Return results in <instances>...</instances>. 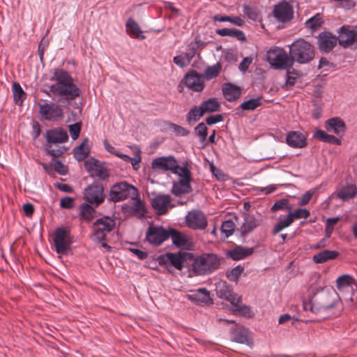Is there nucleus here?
<instances>
[{"instance_id": "f257e3e1", "label": "nucleus", "mask_w": 357, "mask_h": 357, "mask_svg": "<svg viewBox=\"0 0 357 357\" xmlns=\"http://www.w3.org/2000/svg\"><path fill=\"white\" fill-rule=\"evenodd\" d=\"M50 81L53 82L49 90L42 91L48 96H54L59 98V101L64 103L76 99L80 95V89L75 84L72 76L62 68L52 70Z\"/></svg>"}, {"instance_id": "f03ea898", "label": "nucleus", "mask_w": 357, "mask_h": 357, "mask_svg": "<svg viewBox=\"0 0 357 357\" xmlns=\"http://www.w3.org/2000/svg\"><path fill=\"white\" fill-rule=\"evenodd\" d=\"M314 50L313 46L304 39L294 41L290 46L289 57L291 59V66L295 61L299 63H306L313 59Z\"/></svg>"}, {"instance_id": "7ed1b4c3", "label": "nucleus", "mask_w": 357, "mask_h": 357, "mask_svg": "<svg viewBox=\"0 0 357 357\" xmlns=\"http://www.w3.org/2000/svg\"><path fill=\"white\" fill-rule=\"evenodd\" d=\"M172 173L179 177V180L173 184V194L178 196L191 192L192 189L190 183L192 177L188 163L185 162L182 166H179L177 162V167Z\"/></svg>"}, {"instance_id": "20e7f679", "label": "nucleus", "mask_w": 357, "mask_h": 357, "mask_svg": "<svg viewBox=\"0 0 357 357\" xmlns=\"http://www.w3.org/2000/svg\"><path fill=\"white\" fill-rule=\"evenodd\" d=\"M219 266L220 259L216 255L204 254L194 259L192 268L197 275H205L212 273Z\"/></svg>"}, {"instance_id": "39448f33", "label": "nucleus", "mask_w": 357, "mask_h": 357, "mask_svg": "<svg viewBox=\"0 0 357 357\" xmlns=\"http://www.w3.org/2000/svg\"><path fill=\"white\" fill-rule=\"evenodd\" d=\"M215 291L218 296L230 302L236 307L235 310L245 313L249 309L245 306H240L238 304L241 301V298L238 296L232 291L231 286L225 281L219 280L215 284Z\"/></svg>"}, {"instance_id": "423d86ee", "label": "nucleus", "mask_w": 357, "mask_h": 357, "mask_svg": "<svg viewBox=\"0 0 357 357\" xmlns=\"http://www.w3.org/2000/svg\"><path fill=\"white\" fill-rule=\"evenodd\" d=\"M115 225V220L109 216L97 219L93 224V240L102 242L107 235L114 229Z\"/></svg>"}, {"instance_id": "0eeeda50", "label": "nucleus", "mask_w": 357, "mask_h": 357, "mask_svg": "<svg viewBox=\"0 0 357 357\" xmlns=\"http://www.w3.org/2000/svg\"><path fill=\"white\" fill-rule=\"evenodd\" d=\"M137 196V189L127 182H121L114 185L109 192V199L114 202L128 198H135Z\"/></svg>"}, {"instance_id": "6e6552de", "label": "nucleus", "mask_w": 357, "mask_h": 357, "mask_svg": "<svg viewBox=\"0 0 357 357\" xmlns=\"http://www.w3.org/2000/svg\"><path fill=\"white\" fill-rule=\"evenodd\" d=\"M267 60L276 68L286 69L291 67V59L289 55L282 48L274 47L267 52Z\"/></svg>"}, {"instance_id": "1a4fd4ad", "label": "nucleus", "mask_w": 357, "mask_h": 357, "mask_svg": "<svg viewBox=\"0 0 357 357\" xmlns=\"http://www.w3.org/2000/svg\"><path fill=\"white\" fill-rule=\"evenodd\" d=\"M53 242L58 254H66L72 243L70 230L63 227L56 229L53 235Z\"/></svg>"}, {"instance_id": "9d476101", "label": "nucleus", "mask_w": 357, "mask_h": 357, "mask_svg": "<svg viewBox=\"0 0 357 357\" xmlns=\"http://www.w3.org/2000/svg\"><path fill=\"white\" fill-rule=\"evenodd\" d=\"M84 167L91 177L97 178L100 181H105L109 176L108 169L105 164L93 158L85 160Z\"/></svg>"}, {"instance_id": "9b49d317", "label": "nucleus", "mask_w": 357, "mask_h": 357, "mask_svg": "<svg viewBox=\"0 0 357 357\" xmlns=\"http://www.w3.org/2000/svg\"><path fill=\"white\" fill-rule=\"evenodd\" d=\"M310 215V211L305 208H297L294 211H291L285 218L280 220L275 225L273 233L278 234L280 232L284 229L289 227L295 220L307 219Z\"/></svg>"}, {"instance_id": "f8f14e48", "label": "nucleus", "mask_w": 357, "mask_h": 357, "mask_svg": "<svg viewBox=\"0 0 357 357\" xmlns=\"http://www.w3.org/2000/svg\"><path fill=\"white\" fill-rule=\"evenodd\" d=\"M177 167V160L172 156H162L153 159L151 162V168L157 172H172Z\"/></svg>"}, {"instance_id": "ddd939ff", "label": "nucleus", "mask_w": 357, "mask_h": 357, "mask_svg": "<svg viewBox=\"0 0 357 357\" xmlns=\"http://www.w3.org/2000/svg\"><path fill=\"white\" fill-rule=\"evenodd\" d=\"M39 112L47 121H58L63 116L61 107L55 103H45L39 105Z\"/></svg>"}, {"instance_id": "4468645a", "label": "nucleus", "mask_w": 357, "mask_h": 357, "mask_svg": "<svg viewBox=\"0 0 357 357\" xmlns=\"http://www.w3.org/2000/svg\"><path fill=\"white\" fill-rule=\"evenodd\" d=\"M103 192L104 188L102 185L93 183L85 189L84 195V199L90 204H94L98 206L104 201L105 196Z\"/></svg>"}, {"instance_id": "2eb2a0df", "label": "nucleus", "mask_w": 357, "mask_h": 357, "mask_svg": "<svg viewBox=\"0 0 357 357\" xmlns=\"http://www.w3.org/2000/svg\"><path fill=\"white\" fill-rule=\"evenodd\" d=\"M338 41L341 46L349 47L357 42V26H342L339 31Z\"/></svg>"}, {"instance_id": "dca6fc26", "label": "nucleus", "mask_w": 357, "mask_h": 357, "mask_svg": "<svg viewBox=\"0 0 357 357\" xmlns=\"http://www.w3.org/2000/svg\"><path fill=\"white\" fill-rule=\"evenodd\" d=\"M168 234L169 229L152 225L148 228L146 238L150 243L159 245L168 238Z\"/></svg>"}, {"instance_id": "f3484780", "label": "nucleus", "mask_w": 357, "mask_h": 357, "mask_svg": "<svg viewBox=\"0 0 357 357\" xmlns=\"http://www.w3.org/2000/svg\"><path fill=\"white\" fill-rule=\"evenodd\" d=\"M187 225L193 229H204L207 226L205 215L199 210L190 211L185 217Z\"/></svg>"}, {"instance_id": "a211bd4d", "label": "nucleus", "mask_w": 357, "mask_h": 357, "mask_svg": "<svg viewBox=\"0 0 357 357\" xmlns=\"http://www.w3.org/2000/svg\"><path fill=\"white\" fill-rule=\"evenodd\" d=\"M335 297L336 295L335 293L331 294H323L321 295L320 301L317 305L314 303L312 304L310 310L313 312L318 313L333 308L338 303V301L336 300Z\"/></svg>"}, {"instance_id": "6ab92c4d", "label": "nucleus", "mask_w": 357, "mask_h": 357, "mask_svg": "<svg viewBox=\"0 0 357 357\" xmlns=\"http://www.w3.org/2000/svg\"><path fill=\"white\" fill-rule=\"evenodd\" d=\"M130 199L131 202L123 207V212L128 215H134L139 218H144L146 213L144 203L138 199L137 197Z\"/></svg>"}, {"instance_id": "aec40b11", "label": "nucleus", "mask_w": 357, "mask_h": 357, "mask_svg": "<svg viewBox=\"0 0 357 357\" xmlns=\"http://www.w3.org/2000/svg\"><path fill=\"white\" fill-rule=\"evenodd\" d=\"M183 81L189 89L196 92L202 91L205 86L202 75L195 70L188 73L184 77Z\"/></svg>"}, {"instance_id": "412c9836", "label": "nucleus", "mask_w": 357, "mask_h": 357, "mask_svg": "<svg viewBox=\"0 0 357 357\" xmlns=\"http://www.w3.org/2000/svg\"><path fill=\"white\" fill-rule=\"evenodd\" d=\"M273 13L279 22H286L293 17L294 10L289 3L283 1L275 6Z\"/></svg>"}, {"instance_id": "4be33fe9", "label": "nucleus", "mask_w": 357, "mask_h": 357, "mask_svg": "<svg viewBox=\"0 0 357 357\" xmlns=\"http://www.w3.org/2000/svg\"><path fill=\"white\" fill-rule=\"evenodd\" d=\"M171 197L167 195H159L155 197L151 202L153 209L158 215L167 213L170 206Z\"/></svg>"}, {"instance_id": "5701e85b", "label": "nucleus", "mask_w": 357, "mask_h": 357, "mask_svg": "<svg viewBox=\"0 0 357 357\" xmlns=\"http://www.w3.org/2000/svg\"><path fill=\"white\" fill-rule=\"evenodd\" d=\"M338 38L331 33L324 32L319 35V47L321 51L328 52L336 46Z\"/></svg>"}, {"instance_id": "b1692460", "label": "nucleus", "mask_w": 357, "mask_h": 357, "mask_svg": "<svg viewBox=\"0 0 357 357\" xmlns=\"http://www.w3.org/2000/svg\"><path fill=\"white\" fill-rule=\"evenodd\" d=\"M231 339L237 343L247 345L252 344L249 331L248 328L243 326L236 325L235 327L232 328Z\"/></svg>"}, {"instance_id": "393cba45", "label": "nucleus", "mask_w": 357, "mask_h": 357, "mask_svg": "<svg viewBox=\"0 0 357 357\" xmlns=\"http://www.w3.org/2000/svg\"><path fill=\"white\" fill-rule=\"evenodd\" d=\"M46 139L49 144L63 143L68 141V135L63 129H52L47 131Z\"/></svg>"}, {"instance_id": "a878e982", "label": "nucleus", "mask_w": 357, "mask_h": 357, "mask_svg": "<svg viewBox=\"0 0 357 357\" xmlns=\"http://www.w3.org/2000/svg\"><path fill=\"white\" fill-rule=\"evenodd\" d=\"M170 263L178 270L183 268V257L181 252H167L160 257V263Z\"/></svg>"}, {"instance_id": "bb28decb", "label": "nucleus", "mask_w": 357, "mask_h": 357, "mask_svg": "<svg viewBox=\"0 0 357 357\" xmlns=\"http://www.w3.org/2000/svg\"><path fill=\"white\" fill-rule=\"evenodd\" d=\"M326 129L328 132H333L338 136H342L345 132V123L338 117H334L328 119L326 122Z\"/></svg>"}, {"instance_id": "cd10ccee", "label": "nucleus", "mask_w": 357, "mask_h": 357, "mask_svg": "<svg viewBox=\"0 0 357 357\" xmlns=\"http://www.w3.org/2000/svg\"><path fill=\"white\" fill-rule=\"evenodd\" d=\"M287 144L293 148H303L306 146L305 136L296 131H291L288 133L286 138Z\"/></svg>"}, {"instance_id": "c85d7f7f", "label": "nucleus", "mask_w": 357, "mask_h": 357, "mask_svg": "<svg viewBox=\"0 0 357 357\" xmlns=\"http://www.w3.org/2000/svg\"><path fill=\"white\" fill-rule=\"evenodd\" d=\"M186 298L198 304H206L210 300L209 294L204 288L191 291V294L186 295Z\"/></svg>"}, {"instance_id": "c756f323", "label": "nucleus", "mask_w": 357, "mask_h": 357, "mask_svg": "<svg viewBox=\"0 0 357 357\" xmlns=\"http://www.w3.org/2000/svg\"><path fill=\"white\" fill-rule=\"evenodd\" d=\"M90 144L88 138H85L82 143L74 149V157L77 161L86 159L90 153Z\"/></svg>"}, {"instance_id": "7c9ffc66", "label": "nucleus", "mask_w": 357, "mask_h": 357, "mask_svg": "<svg viewBox=\"0 0 357 357\" xmlns=\"http://www.w3.org/2000/svg\"><path fill=\"white\" fill-rule=\"evenodd\" d=\"M171 237L172 243L177 247H185L188 245V236L174 229H169L168 238Z\"/></svg>"}, {"instance_id": "2f4dec72", "label": "nucleus", "mask_w": 357, "mask_h": 357, "mask_svg": "<svg viewBox=\"0 0 357 357\" xmlns=\"http://www.w3.org/2000/svg\"><path fill=\"white\" fill-rule=\"evenodd\" d=\"M222 91L224 96L228 101H234L241 96V89L230 83L224 85Z\"/></svg>"}, {"instance_id": "473e14b6", "label": "nucleus", "mask_w": 357, "mask_h": 357, "mask_svg": "<svg viewBox=\"0 0 357 357\" xmlns=\"http://www.w3.org/2000/svg\"><path fill=\"white\" fill-rule=\"evenodd\" d=\"M254 252L252 248L237 246L229 252V256L234 260H240L251 255Z\"/></svg>"}, {"instance_id": "72a5a7b5", "label": "nucleus", "mask_w": 357, "mask_h": 357, "mask_svg": "<svg viewBox=\"0 0 357 357\" xmlns=\"http://www.w3.org/2000/svg\"><path fill=\"white\" fill-rule=\"evenodd\" d=\"M339 253L335 250H324L313 257V260L315 263L321 264L328 260L333 259L338 256Z\"/></svg>"}, {"instance_id": "f704fd0d", "label": "nucleus", "mask_w": 357, "mask_h": 357, "mask_svg": "<svg viewBox=\"0 0 357 357\" xmlns=\"http://www.w3.org/2000/svg\"><path fill=\"white\" fill-rule=\"evenodd\" d=\"M222 71V64L219 62L213 66H208L204 70L202 75L203 78L206 80H211L217 77Z\"/></svg>"}, {"instance_id": "c9c22d12", "label": "nucleus", "mask_w": 357, "mask_h": 357, "mask_svg": "<svg viewBox=\"0 0 357 357\" xmlns=\"http://www.w3.org/2000/svg\"><path fill=\"white\" fill-rule=\"evenodd\" d=\"M357 195V187L355 185H349L342 188L337 194L338 198L342 200L352 199Z\"/></svg>"}, {"instance_id": "e433bc0d", "label": "nucleus", "mask_w": 357, "mask_h": 357, "mask_svg": "<svg viewBox=\"0 0 357 357\" xmlns=\"http://www.w3.org/2000/svg\"><path fill=\"white\" fill-rule=\"evenodd\" d=\"M126 30L128 34L132 37L139 39L145 38V36L143 35L139 26L132 19H129L127 21Z\"/></svg>"}, {"instance_id": "4c0bfd02", "label": "nucleus", "mask_w": 357, "mask_h": 357, "mask_svg": "<svg viewBox=\"0 0 357 357\" xmlns=\"http://www.w3.org/2000/svg\"><path fill=\"white\" fill-rule=\"evenodd\" d=\"M201 107L205 114L218 111L220 109V105L217 98H211L203 102L201 105Z\"/></svg>"}, {"instance_id": "58836bf2", "label": "nucleus", "mask_w": 357, "mask_h": 357, "mask_svg": "<svg viewBox=\"0 0 357 357\" xmlns=\"http://www.w3.org/2000/svg\"><path fill=\"white\" fill-rule=\"evenodd\" d=\"M14 100L16 104L21 105L26 98V93L18 82H14L12 86Z\"/></svg>"}, {"instance_id": "ea45409f", "label": "nucleus", "mask_w": 357, "mask_h": 357, "mask_svg": "<svg viewBox=\"0 0 357 357\" xmlns=\"http://www.w3.org/2000/svg\"><path fill=\"white\" fill-rule=\"evenodd\" d=\"M317 139L333 144L340 145L341 141L333 135H331L323 130H318L315 133Z\"/></svg>"}, {"instance_id": "a19ab883", "label": "nucleus", "mask_w": 357, "mask_h": 357, "mask_svg": "<svg viewBox=\"0 0 357 357\" xmlns=\"http://www.w3.org/2000/svg\"><path fill=\"white\" fill-rule=\"evenodd\" d=\"M214 21H218V22H229L231 24L241 26L244 24L245 22L244 20L240 17H230L227 15H215L213 17Z\"/></svg>"}, {"instance_id": "79ce46f5", "label": "nucleus", "mask_w": 357, "mask_h": 357, "mask_svg": "<svg viewBox=\"0 0 357 357\" xmlns=\"http://www.w3.org/2000/svg\"><path fill=\"white\" fill-rule=\"evenodd\" d=\"M271 211H276L278 210H282L287 212H289L293 210V206L289 204V202L287 199H282L277 200L271 208Z\"/></svg>"}, {"instance_id": "37998d69", "label": "nucleus", "mask_w": 357, "mask_h": 357, "mask_svg": "<svg viewBox=\"0 0 357 357\" xmlns=\"http://www.w3.org/2000/svg\"><path fill=\"white\" fill-rule=\"evenodd\" d=\"M262 104L261 98H252L242 102L240 107L243 110L252 111Z\"/></svg>"}, {"instance_id": "c03bdc74", "label": "nucleus", "mask_w": 357, "mask_h": 357, "mask_svg": "<svg viewBox=\"0 0 357 357\" xmlns=\"http://www.w3.org/2000/svg\"><path fill=\"white\" fill-rule=\"evenodd\" d=\"M354 283V278L349 275H344L337 279V288L338 290H343L344 288L349 287Z\"/></svg>"}, {"instance_id": "a18cd8bd", "label": "nucleus", "mask_w": 357, "mask_h": 357, "mask_svg": "<svg viewBox=\"0 0 357 357\" xmlns=\"http://www.w3.org/2000/svg\"><path fill=\"white\" fill-rule=\"evenodd\" d=\"M258 222L253 217H247L245 219V222L242 226V234L243 235L252 231L257 226Z\"/></svg>"}, {"instance_id": "49530a36", "label": "nucleus", "mask_w": 357, "mask_h": 357, "mask_svg": "<svg viewBox=\"0 0 357 357\" xmlns=\"http://www.w3.org/2000/svg\"><path fill=\"white\" fill-rule=\"evenodd\" d=\"M95 209L88 204H84L80 208V214L82 218L86 221H90L93 218Z\"/></svg>"}, {"instance_id": "de8ad7c7", "label": "nucleus", "mask_w": 357, "mask_h": 357, "mask_svg": "<svg viewBox=\"0 0 357 357\" xmlns=\"http://www.w3.org/2000/svg\"><path fill=\"white\" fill-rule=\"evenodd\" d=\"M235 229V224L231 220H225L221 226V233L225 238H228L233 234Z\"/></svg>"}, {"instance_id": "09e8293b", "label": "nucleus", "mask_w": 357, "mask_h": 357, "mask_svg": "<svg viewBox=\"0 0 357 357\" xmlns=\"http://www.w3.org/2000/svg\"><path fill=\"white\" fill-rule=\"evenodd\" d=\"M132 150L134 151L135 157L131 158V160L129 161V162L131 163L133 169L137 170L139 169V164L142 160L141 150L137 146H134Z\"/></svg>"}, {"instance_id": "8fccbe9b", "label": "nucleus", "mask_w": 357, "mask_h": 357, "mask_svg": "<svg viewBox=\"0 0 357 357\" xmlns=\"http://www.w3.org/2000/svg\"><path fill=\"white\" fill-rule=\"evenodd\" d=\"M244 14L250 20L255 21L258 19L259 13L256 8L250 6L248 5L243 6Z\"/></svg>"}, {"instance_id": "3c124183", "label": "nucleus", "mask_w": 357, "mask_h": 357, "mask_svg": "<svg viewBox=\"0 0 357 357\" xmlns=\"http://www.w3.org/2000/svg\"><path fill=\"white\" fill-rule=\"evenodd\" d=\"M204 114V111L202 110L201 106L199 107H195L190 110L188 114V119L189 121H196L201 116Z\"/></svg>"}, {"instance_id": "603ef678", "label": "nucleus", "mask_w": 357, "mask_h": 357, "mask_svg": "<svg viewBox=\"0 0 357 357\" xmlns=\"http://www.w3.org/2000/svg\"><path fill=\"white\" fill-rule=\"evenodd\" d=\"M340 218H330L326 220V234L327 237H330L333 231L334 226L338 222Z\"/></svg>"}, {"instance_id": "864d4df0", "label": "nucleus", "mask_w": 357, "mask_h": 357, "mask_svg": "<svg viewBox=\"0 0 357 357\" xmlns=\"http://www.w3.org/2000/svg\"><path fill=\"white\" fill-rule=\"evenodd\" d=\"M197 135L200 137V142H204L207 136V127L204 123H199L195 128Z\"/></svg>"}, {"instance_id": "5fc2aeb1", "label": "nucleus", "mask_w": 357, "mask_h": 357, "mask_svg": "<svg viewBox=\"0 0 357 357\" xmlns=\"http://www.w3.org/2000/svg\"><path fill=\"white\" fill-rule=\"evenodd\" d=\"M243 271V268L238 266L235 268H234L228 274L227 278L231 281H236L240 275H241L242 272Z\"/></svg>"}, {"instance_id": "6e6d98bb", "label": "nucleus", "mask_w": 357, "mask_h": 357, "mask_svg": "<svg viewBox=\"0 0 357 357\" xmlns=\"http://www.w3.org/2000/svg\"><path fill=\"white\" fill-rule=\"evenodd\" d=\"M81 130V124L79 123H75L69 126L70 135L73 140L78 138Z\"/></svg>"}, {"instance_id": "4d7b16f0", "label": "nucleus", "mask_w": 357, "mask_h": 357, "mask_svg": "<svg viewBox=\"0 0 357 357\" xmlns=\"http://www.w3.org/2000/svg\"><path fill=\"white\" fill-rule=\"evenodd\" d=\"M314 191V190H308L304 195H303L301 200L298 202V205L300 206H303L307 205L310 200L311 199Z\"/></svg>"}, {"instance_id": "13d9d810", "label": "nucleus", "mask_w": 357, "mask_h": 357, "mask_svg": "<svg viewBox=\"0 0 357 357\" xmlns=\"http://www.w3.org/2000/svg\"><path fill=\"white\" fill-rule=\"evenodd\" d=\"M74 205V199L70 197H65L60 201V206L63 208H72Z\"/></svg>"}, {"instance_id": "bf43d9fd", "label": "nucleus", "mask_w": 357, "mask_h": 357, "mask_svg": "<svg viewBox=\"0 0 357 357\" xmlns=\"http://www.w3.org/2000/svg\"><path fill=\"white\" fill-rule=\"evenodd\" d=\"M230 37L235 38L240 41H245L246 37L244 33L236 29H231L229 34Z\"/></svg>"}, {"instance_id": "052dcab7", "label": "nucleus", "mask_w": 357, "mask_h": 357, "mask_svg": "<svg viewBox=\"0 0 357 357\" xmlns=\"http://www.w3.org/2000/svg\"><path fill=\"white\" fill-rule=\"evenodd\" d=\"M252 62V57H245L240 63L238 68L242 73H245L250 64Z\"/></svg>"}, {"instance_id": "680f3d73", "label": "nucleus", "mask_w": 357, "mask_h": 357, "mask_svg": "<svg viewBox=\"0 0 357 357\" xmlns=\"http://www.w3.org/2000/svg\"><path fill=\"white\" fill-rule=\"evenodd\" d=\"M198 48V44L197 41H192L190 43V44L188 45L186 52L188 54V56H190L191 58L193 59L196 54V51Z\"/></svg>"}, {"instance_id": "e2e57ef3", "label": "nucleus", "mask_w": 357, "mask_h": 357, "mask_svg": "<svg viewBox=\"0 0 357 357\" xmlns=\"http://www.w3.org/2000/svg\"><path fill=\"white\" fill-rule=\"evenodd\" d=\"M223 120V117L221 114H216L209 116L206 119V122L208 125H213L219 123Z\"/></svg>"}, {"instance_id": "0e129e2a", "label": "nucleus", "mask_w": 357, "mask_h": 357, "mask_svg": "<svg viewBox=\"0 0 357 357\" xmlns=\"http://www.w3.org/2000/svg\"><path fill=\"white\" fill-rule=\"evenodd\" d=\"M170 128L173 129L176 133L181 136L187 135L188 133L185 128L174 123H170Z\"/></svg>"}, {"instance_id": "69168bd1", "label": "nucleus", "mask_w": 357, "mask_h": 357, "mask_svg": "<svg viewBox=\"0 0 357 357\" xmlns=\"http://www.w3.org/2000/svg\"><path fill=\"white\" fill-rule=\"evenodd\" d=\"M54 170L61 175H65L67 172V167L63 165L60 161H56L54 163Z\"/></svg>"}, {"instance_id": "338daca9", "label": "nucleus", "mask_w": 357, "mask_h": 357, "mask_svg": "<svg viewBox=\"0 0 357 357\" xmlns=\"http://www.w3.org/2000/svg\"><path fill=\"white\" fill-rule=\"evenodd\" d=\"M321 18L319 16H315L314 17H311L310 20H307V24L308 26L314 29L317 26H319L321 24Z\"/></svg>"}, {"instance_id": "774afa93", "label": "nucleus", "mask_w": 357, "mask_h": 357, "mask_svg": "<svg viewBox=\"0 0 357 357\" xmlns=\"http://www.w3.org/2000/svg\"><path fill=\"white\" fill-rule=\"evenodd\" d=\"M47 150L49 153L54 158L60 156L64 151V149L62 148L56 150L54 149L52 144L48 145Z\"/></svg>"}]
</instances>
